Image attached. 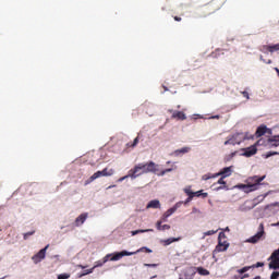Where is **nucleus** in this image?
Masks as SVG:
<instances>
[{
  "mask_svg": "<svg viewBox=\"0 0 279 279\" xmlns=\"http://www.w3.org/2000/svg\"><path fill=\"white\" fill-rule=\"evenodd\" d=\"M260 60H263L265 64H271V59L265 60L263 56H260Z\"/></svg>",
  "mask_w": 279,
  "mask_h": 279,
  "instance_id": "nucleus-44",
  "label": "nucleus"
},
{
  "mask_svg": "<svg viewBox=\"0 0 279 279\" xmlns=\"http://www.w3.org/2000/svg\"><path fill=\"white\" fill-rule=\"evenodd\" d=\"M275 71H276V73H278V75H279V69H278V68H276V69H275Z\"/></svg>",
  "mask_w": 279,
  "mask_h": 279,
  "instance_id": "nucleus-54",
  "label": "nucleus"
},
{
  "mask_svg": "<svg viewBox=\"0 0 279 279\" xmlns=\"http://www.w3.org/2000/svg\"><path fill=\"white\" fill-rule=\"evenodd\" d=\"M145 232H154V229H140V230L132 231L131 234L132 236H136V234H143Z\"/></svg>",
  "mask_w": 279,
  "mask_h": 279,
  "instance_id": "nucleus-22",
  "label": "nucleus"
},
{
  "mask_svg": "<svg viewBox=\"0 0 279 279\" xmlns=\"http://www.w3.org/2000/svg\"><path fill=\"white\" fill-rule=\"evenodd\" d=\"M252 269V266H245L238 270V274H246V271H250Z\"/></svg>",
  "mask_w": 279,
  "mask_h": 279,
  "instance_id": "nucleus-32",
  "label": "nucleus"
},
{
  "mask_svg": "<svg viewBox=\"0 0 279 279\" xmlns=\"http://www.w3.org/2000/svg\"><path fill=\"white\" fill-rule=\"evenodd\" d=\"M193 195L194 197H203V199H206V197H208V193H204V190L194 192Z\"/></svg>",
  "mask_w": 279,
  "mask_h": 279,
  "instance_id": "nucleus-25",
  "label": "nucleus"
},
{
  "mask_svg": "<svg viewBox=\"0 0 279 279\" xmlns=\"http://www.w3.org/2000/svg\"><path fill=\"white\" fill-rule=\"evenodd\" d=\"M123 256H134V253L128 252V251H121V252L114 253L113 256L110 258V260H121Z\"/></svg>",
  "mask_w": 279,
  "mask_h": 279,
  "instance_id": "nucleus-13",
  "label": "nucleus"
},
{
  "mask_svg": "<svg viewBox=\"0 0 279 279\" xmlns=\"http://www.w3.org/2000/svg\"><path fill=\"white\" fill-rule=\"evenodd\" d=\"M184 193H185L187 196H193V197H195V194H193L194 192L191 191V187L184 189Z\"/></svg>",
  "mask_w": 279,
  "mask_h": 279,
  "instance_id": "nucleus-34",
  "label": "nucleus"
},
{
  "mask_svg": "<svg viewBox=\"0 0 279 279\" xmlns=\"http://www.w3.org/2000/svg\"><path fill=\"white\" fill-rule=\"evenodd\" d=\"M86 219H88V214L84 213L81 214L76 219H75V226L76 228H80V226L84 225V222L86 221Z\"/></svg>",
  "mask_w": 279,
  "mask_h": 279,
  "instance_id": "nucleus-15",
  "label": "nucleus"
},
{
  "mask_svg": "<svg viewBox=\"0 0 279 279\" xmlns=\"http://www.w3.org/2000/svg\"><path fill=\"white\" fill-rule=\"evenodd\" d=\"M246 137H243V133H236L231 138L225 142V145H241Z\"/></svg>",
  "mask_w": 279,
  "mask_h": 279,
  "instance_id": "nucleus-5",
  "label": "nucleus"
},
{
  "mask_svg": "<svg viewBox=\"0 0 279 279\" xmlns=\"http://www.w3.org/2000/svg\"><path fill=\"white\" fill-rule=\"evenodd\" d=\"M101 173H102V178H108L110 175H114V169L105 168L101 170Z\"/></svg>",
  "mask_w": 279,
  "mask_h": 279,
  "instance_id": "nucleus-19",
  "label": "nucleus"
},
{
  "mask_svg": "<svg viewBox=\"0 0 279 279\" xmlns=\"http://www.w3.org/2000/svg\"><path fill=\"white\" fill-rule=\"evenodd\" d=\"M157 171L158 165L154 161H147L135 165L131 170H129V175L131 177V180H136V178H141V175L156 173Z\"/></svg>",
  "mask_w": 279,
  "mask_h": 279,
  "instance_id": "nucleus-1",
  "label": "nucleus"
},
{
  "mask_svg": "<svg viewBox=\"0 0 279 279\" xmlns=\"http://www.w3.org/2000/svg\"><path fill=\"white\" fill-rule=\"evenodd\" d=\"M264 234H265V225L259 223L257 233L255 235L251 236L247 240V243H258V241H260V239H263Z\"/></svg>",
  "mask_w": 279,
  "mask_h": 279,
  "instance_id": "nucleus-4",
  "label": "nucleus"
},
{
  "mask_svg": "<svg viewBox=\"0 0 279 279\" xmlns=\"http://www.w3.org/2000/svg\"><path fill=\"white\" fill-rule=\"evenodd\" d=\"M140 252H146V254H151V248H148L147 246H143L141 248H138L137 251L135 252H132V254H140Z\"/></svg>",
  "mask_w": 279,
  "mask_h": 279,
  "instance_id": "nucleus-26",
  "label": "nucleus"
},
{
  "mask_svg": "<svg viewBox=\"0 0 279 279\" xmlns=\"http://www.w3.org/2000/svg\"><path fill=\"white\" fill-rule=\"evenodd\" d=\"M169 218L163 214L161 216V218L158 220V221H161V223H166V221L168 220Z\"/></svg>",
  "mask_w": 279,
  "mask_h": 279,
  "instance_id": "nucleus-40",
  "label": "nucleus"
},
{
  "mask_svg": "<svg viewBox=\"0 0 279 279\" xmlns=\"http://www.w3.org/2000/svg\"><path fill=\"white\" fill-rule=\"evenodd\" d=\"M275 226H279V222H277Z\"/></svg>",
  "mask_w": 279,
  "mask_h": 279,
  "instance_id": "nucleus-60",
  "label": "nucleus"
},
{
  "mask_svg": "<svg viewBox=\"0 0 279 279\" xmlns=\"http://www.w3.org/2000/svg\"><path fill=\"white\" fill-rule=\"evenodd\" d=\"M213 234H217V230H209L204 233V236H213Z\"/></svg>",
  "mask_w": 279,
  "mask_h": 279,
  "instance_id": "nucleus-36",
  "label": "nucleus"
},
{
  "mask_svg": "<svg viewBox=\"0 0 279 279\" xmlns=\"http://www.w3.org/2000/svg\"><path fill=\"white\" fill-rule=\"evenodd\" d=\"M175 210H178V205H174L172 208L168 209L163 215L169 218L171 215H173V213H175Z\"/></svg>",
  "mask_w": 279,
  "mask_h": 279,
  "instance_id": "nucleus-27",
  "label": "nucleus"
},
{
  "mask_svg": "<svg viewBox=\"0 0 279 279\" xmlns=\"http://www.w3.org/2000/svg\"><path fill=\"white\" fill-rule=\"evenodd\" d=\"M128 178H132V177L130 175V172L128 173V175H124V177L120 178V179H119V182H123V180H128Z\"/></svg>",
  "mask_w": 279,
  "mask_h": 279,
  "instance_id": "nucleus-43",
  "label": "nucleus"
},
{
  "mask_svg": "<svg viewBox=\"0 0 279 279\" xmlns=\"http://www.w3.org/2000/svg\"><path fill=\"white\" fill-rule=\"evenodd\" d=\"M98 178H104V174L101 171L95 172L87 181H85V184H90V182H95Z\"/></svg>",
  "mask_w": 279,
  "mask_h": 279,
  "instance_id": "nucleus-16",
  "label": "nucleus"
},
{
  "mask_svg": "<svg viewBox=\"0 0 279 279\" xmlns=\"http://www.w3.org/2000/svg\"><path fill=\"white\" fill-rule=\"evenodd\" d=\"M146 208H160V201L158 199H154V201H150Z\"/></svg>",
  "mask_w": 279,
  "mask_h": 279,
  "instance_id": "nucleus-20",
  "label": "nucleus"
},
{
  "mask_svg": "<svg viewBox=\"0 0 279 279\" xmlns=\"http://www.w3.org/2000/svg\"><path fill=\"white\" fill-rule=\"evenodd\" d=\"M210 178H214L213 175L209 174H204L203 175V180H210Z\"/></svg>",
  "mask_w": 279,
  "mask_h": 279,
  "instance_id": "nucleus-47",
  "label": "nucleus"
},
{
  "mask_svg": "<svg viewBox=\"0 0 279 279\" xmlns=\"http://www.w3.org/2000/svg\"><path fill=\"white\" fill-rule=\"evenodd\" d=\"M165 230H171V226L169 225H162L161 232H165Z\"/></svg>",
  "mask_w": 279,
  "mask_h": 279,
  "instance_id": "nucleus-41",
  "label": "nucleus"
},
{
  "mask_svg": "<svg viewBox=\"0 0 279 279\" xmlns=\"http://www.w3.org/2000/svg\"><path fill=\"white\" fill-rule=\"evenodd\" d=\"M191 151V147L185 146L183 148L174 150V156H181V154H189Z\"/></svg>",
  "mask_w": 279,
  "mask_h": 279,
  "instance_id": "nucleus-18",
  "label": "nucleus"
},
{
  "mask_svg": "<svg viewBox=\"0 0 279 279\" xmlns=\"http://www.w3.org/2000/svg\"><path fill=\"white\" fill-rule=\"evenodd\" d=\"M243 97H245V99H250V93L247 92H242Z\"/></svg>",
  "mask_w": 279,
  "mask_h": 279,
  "instance_id": "nucleus-45",
  "label": "nucleus"
},
{
  "mask_svg": "<svg viewBox=\"0 0 279 279\" xmlns=\"http://www.w3.org/2000/svg\"><path fill=\"white\" fill-rule=\"evenodd\" d=\"M114 185H110L108 189H112Z\"/></svg>",
  "mask_w": 279,
  "mask_h": 279,
  "instance_id": "nucleus-58",
  "label": "nucleus"
},
{
  "mask_svg": "<svg viewBox=\"0 0 279 279\" xmlns=\"http://www.w3.org/2000/svg\"><path fill=\"white\" fill-rule=\"evenodd\" d=\"M258 267H265V263L257 262L256 264L251 266L252 269H258Z\"/></svg>",
  "mask_w": 279,
  "mask_h": 279,
  "instance_id": "nucleus-31",
  "label": "nucleus"
},
{
  "mask_svg": "<svg viewBox=\"0 0 279 279\" xmlns=\"http://www.w3.org/2000/svg\"><path fill=\"white\" fill-rule=\"evenodd\" d=\"M226 233L220 232L218 235V244L216 245V248L214 252H227L228 247H230V243H228V240H226Z\"/></svg>",
  "mask_w": 279,
  "mask_h": 279,
  "instance_id": "nucleus-3",
  "label": "nucleus"
},
{
  "mask_svg": "<svg viewBox=\"0 0 279 279\" xmlns=\"http://www.w3.org/2000/svg\"><path fill=\"white\" fill-rule=\"evenodd\" d=\"M108 258H110V254L106 255L102 262H96L93 268L102 267L104 264L108 263Z\"/></svg>",
  "mask_w": 279,
  "mask_h": 279,
  "instance_id": "nucleus-23",
  "label": "nucleus"
},
{
  "mask_svg": "<svg viewBox=\"0 0 279 279\" xmlns=\"http://www.w3.org/2000/svg\"><path fill=\"white\" fill-rule=\"evenodd\" d=\"M34 234H36V231H29L23 234L24 241H27V239H29V236H34Z\"/></svg>",
  "mask_w": 279,
  "mask_h": 279,
  "instance_id": "nucleus-29",
  "label": "nucleus"
},
{
  "mask_svg": "<svg viewBox=\"0 0 279 279\" xmlns=\"http://www.w3.org/2000/svg\"><path fill=\"white\" fill-rule=\"evenodd\" d=\"M260 51H263V53H267V51L269 53H274L275 51H279V44L264 45V46H262Z\"/></svg>",
  "mask_w": 279,
  "mask_h": 279,
  "instance_id": "nucleus-11",
  "label": "nucleus"
},
{
  "mask_svg": "<svg viewBox=\"0 0 279 279\" xmlns=\"http://www.w3.org/2000/svg\"><path fill=\"white\" fill-rule=\"evenodd\" d=\"M69 278H71V275L69 274H61L58 276V279H69Z\"/></svg>",
  "mask_w": 279,
  "mask_h": 279,
  "instance_id": "nucleus-38",
  "label": "nucleus"
},
{
  "mask_svg": "<svg viewBox=\"0 0 279 279\" xmlns=\"http://www.w3.org/2000/svg\"><path fill=\"white\" fill-rule=\"evenodd\" d=\"M47 250H49V244L41 248L37 254L32 257V260L35 265H38L41 260H45V256H47Z\"/></svg>",
  "mask_w": 279,
  "mask_h": 279,
  "instance_id": "nucleus-6",
  "label": "nucleus"
},
{
  "mask_svg": "<svg viewBox=\"0 0 279 279\" xmlns=\"http://www.w3.org/2000/svg\"><path fill=\"white\" fill-rule=\"evenodd\" d=\"M178 241H180V238H169L167 240H161L160 243L167 247V245H171V243H175Z\"/></svg>",
  "mask_w": 279,
  "mask_h": 279,
  "instance_id": "nucleus-17",
  "label": "nucleus"
},
{
  "mask_svg": "<svg viewBox=\"0 0 279 279\" xmlns=\"http://www.w3.org/2000/svg\"><path fill=\"white\" fill-rule=\"evenodd\" d=\"M171 119H177V121H186V113L183 111H173Z\"/></svg>",
  "mask_w": 279,
  "mask_h": 279,
  "instance_id": "nucleus-14",
  "label": "nucleus"
},
{
  "mask_svg": "<svg viewBox=\"0 0 279 279\" xmlns=\"http://www.w3.org/2000/svg\"><path fill=\"white\" fill-rule=\"evenodd\" d=\"M226 178L221 177L219 180H218V184H223V186H219L217 187V191H221V189H226Z\"/></svg>",
  "mask_w": 279,
  "mask_h": 279,
  "instance_id": "nucleus-28",
  "label": "nucleus"
},
{
  "mask_svg": "<svg viewBox=\"0 0 279 279\" xmlns=\"http://www.w3.org/2000/svg\"><path fill=\"white\" fill-rule=\"evenodd\" d=\"M144 267H158V264H144Z\"/></svg>",
  "mask_w": 279,
  "mask_h": 279,
  "instance_id": "nucleus-46",
  "label": "nucleus"
},
{
  "mask_svg": "<svg viewBox=\"0 0 279 279\" xmlns=\"http://www.w3.org/2000/svg\"><path fill=\"white\" fill-rule=\"evenodd\" d=\"M193 276H195V268L189 267L182 270L179 278L180 279H193Z\"/></svg>",
  "mask_w": 279,
  "mask_h": 279,
  "instance_id": "nucleus-9",
  "label": "nucleus"
},
{
  "mask_svg": "<svg viewBox=\"0 0 279 279\" xmlns=\"http://www.w3.org/2000/svg\"><path fill=\"white\" fill-rule=\"evenodd\" d=\"M219 175H221L222 178H230V175H232V167L223 168L218 173L213 174V178H219Z\"/></svg>",
  "mask_w": 279,
  "mask_h": 279,
  "instance_id": "nucleus-12",
  "label": "nucleus"
},
{
  "mask_svg": "<svg viewBox=\"0 0 279 279\" xmlns=\"http://www.w3.org/2000/svg\"><path fill=\"white\" fill-rule=\"evenodd\" d=\"M279 278V271H274L270 276V279H278Z\"/></svg>",
  "mask_w": 279,
  "mask_h": 279,
  "instance_id": "nucleus-39",
  "label": "nucleus"
},
{
  "mask_svg": "<svg viewBox=\"0 0 279 279\" xmlns=\"http://www.w3.org/2000/svg\"><path fill=\"white\" fill-rule=\"evenodd\" d=\"M167 173V170H163L160 172V175H165Z\"/></svg>",
  "mask_w": 279,
  "mask_h": 279,
  "instance_id": "nucleus-53",
  "label": "nucleus"
},
{
  "mask_svg": "<svg viewBox=\"0 0 279 279\" xmlns=\"http://www.w3.org/2000/svg\"><path fill=\"white\" fill-rule=\"evenodd\" d=\"M243 138H245V141H250V138H254V136L245 133V135L243 134Z\"/></svg>",
  "mask_w": 279,
  "mask_h": 279,
  "instance_id": "nucleus-42",
  "label": "nucleus"
},
{
  "mask_svg": "<svg viewBox=\"0 0 279 279\" xmlns=\"http://www.w3.org/2000/svg\"><path fill=\"white\" fill-rule=\"evenodd\" d=\"M156 229H157L159 232H162V221L157 220V222H156Z\"/></svg>",
  "mask_w": 279,
  "mask_h": 279,
  "instance_id": "nucleus-35",
  "label": "nucleus"
},
{
  "mask_svg": "<svg viewBox=\"0 0 279 279\" xmlns=\"http://www.w3.org/2000/svg\"><path fill=\"white\" fill-rule=\"evenodd\" d=\"M162 88H163L165 93H167V90H169V88L165 85H162Z\"/></svg>",
  "mask_w": 279,
  "mask_h": 279,
  "instance_id": "nucleus-52",
  "label": "nucleus"
},
{
  "mask_svg": "<svg viewBox=\"0 0 279 279\" xmlns=\"http://www.w3.org/2000/svg\"><path fill=\"white\" fill-rule=\"evenodd\" d=\"M231 156H236V153H232Z\"/></svg>",
  "mask_w": 279,
  "mask_h": 279,
  "instance_id": "nucleus-57",
  "label": "nucleus"
},
{
  "mask_svg": "<svg viewBox=\"0 0 279 279\" xmlns=\"http://www.w3.org/2000/svg\"><path fill=\"white\" fill-rule=\"evenodd\" d=\"M193 197H195V196H189L187 199L185 201V204H189V202H192Z\"/></svg>",
  "mask_w": 279,
  "mask_h": 279,
  "instance_id": "nucleus-48",
  "label": "nucleus"
},
{
  "mask_svg": "<svg viewBox=\"0 0 279 279\" xmlns=\"http://www.w3.org/2000/svg\"><path fill=\"white\" fill-rule=\"evenodd\" d=\"M77 267H78L80 269H86V266H84V265H77Z\"/></svg>",
  "mask_w": 279,
  "mask_h": 279,
  "instance_id": "nucleus-51",
  "label": "nucleus"
},
{
  "mask_svg": "<svg viewBox=\"0 0 279 279\" xmlns=\"http://www.w3.org/2000/svg\"><path fill=\"white\" fill-rule=\"evenodd\" d=\"M0 279H5V277H2V278H0Z\"/></svg>",
  "mask_w": 279,
  "mask_h": 279,
  "instance_id": "nucleus-62",
  "label": "nucleus"
},
{
  "mask_svg": "<svg viewBox=\"0 0 279 279\" xmlns=\"http://www.w3.org/2000/svg\"><path fill=\"white\" fill-rule=\"evenodd\" d=\"M263 180H265V175H263V177L255 175V177L248 179V182H252V183H248L246 185L243 184V185H241V187L244 189L245 193H252V191L258 190V186L263 182Z\"/></svg>",
  "mask_w": 279,
  "mask_h": 279,
  "instance_id": "nucleus-2",
  "label": "nucleus"
},
{
  "mask_svg": "<svg viewBox=\"0 0 279 279\" xmlns=\"http://www.w3.org/2000/svg\"><path fill=\"white\" fill-rule=\"evenodd\" d=\"M226 230H227V232H230V228L227 227Z\"/></svg>",
  "mask_w": 279,
  "mask_h": 279,
  "instance_id": "nucleus-56",
  "label": "nucleus"
},
{
  "mask_svg": "<svg viewBox=\"0 0 279 279\" xmlns=\"http://www.w3.org/2000/svg\"><path fill=\"white\" fill-rule=\"evenodd\" d=\"M253 279H260V276H256L255 278H253Z\"/></svg>",
  "mask_w": 279,
  "mask_h": 279,
  "instance_id": "nucleus-55",
  "label": "nucleus"
},
{
  "mask_svg": "<svg viewBox=\"0 0 279 279\" xmlns=\"http://www.w3.org/2000/svg\"><path fill=\"white\" fill-rule=\"evenodd\" d=\"M138 145V137H135L132 144H128L129 147H136Z\"/></svg>",
  "mask_w": 279,
  "mask_h": 279,
  "instance_id": "nucleus-37",
  "label": "nucleus"
},
{
  "mask_svg": "<svg viewBox=\"0 0 279 279\" xmlns=\"http://www.w3.org/2000/svg\"><path fill=\"white\" fill-rule=\"evenodd\" d=\"M215 119H219V116H216Z\"/></svg>",
  "mask_w": 279,
  "mask_h": 279,
  "instance_id": "nucleus-59",
  "label": "nucleus"
},
{
  "mask_svg": "<svg viewBox=\"0 0 279 279\" xmlns=\"http://www.w3.org/2000/svg\"><path fill=\"white\" fill-rule=\"evenodd\" d=\"M93 271H95V268H90V269L84 270V272L78 276V278H84V276H88V274H93Z\"/></svg>",
  "mask_w": 279,
  "mask_h": 279,
  "instance_id": "nucleus-30",
  "label": "nucleus"
},
{
  "mask_svg": "<svg viewBox=\"0 0 279 279\" xmlns=\"http://www.w3.org/2000/svg\"><path fill=\"white\" fill-rule=\"evenodd\" d=\"M268 143H270L271 147H279V136L269 138Z\"/></svg>",
  "mask_w": 279,
  "mask_h": 279,
  "instance_id": "nucleus-24",
  "label": "nucleus"
},
{
  "mask_svg": "<svg viewBox=\"0 0 279 279\" xmlns=\"http://www.w3.org/2000/svg\"><path fill=\"white\" fill-rule=\"evenodd\" d=\"M156 278V276L151 277V279Z\"/></svg>",
  "mask_w": 279,
  "mask_h": 279,
  "instance_id": "nucleus-61",
  "label": "nucleus"
},
{
  "mask_svg": "<svg viewBox=\"0 0 279 279\" xmlns=\"http://www.w3.org/2000/svg\"><path fill=\"white\" fill-rule=\"evenodd\" d=\"M269 260L270 269H279V248L271 254Z\"/></svg>",
  "mask_w": 279,
  "mask_h": 279,
  "instance_id": "nucleus-8",
  "label": "nucleus"
},
{
  "mask_svg": "<svg viewBox=\"0 0 279 279\" xmlns=\"http://www.w3.org/2000/svg\"><path fill=\"white\" fill-rule=\"evenodd\" d=\"M174 21H177L178 23H180V21H182V17H180V16H174Z\"/></svg>",
  "mask_w": 279,
  "mask_h": 279,
  "instance_id": "nucleus-49",
  "label": "nucleus"
},
{
  "mask_svg": "<svg viewBox=\"0 0 279 279\" xmlns=\"http://www.w3.org/2000/svg\"><path fill=\"white\" fill-rule=\"evenodd\" d=\"M265 134H271V129H267V125L262 124L257 128L255 136L256 138H260V136H265Z\"/></svg>",
  "mask_w": 279,
  "mask_h": 279,
  "instance_id": "nucleus-10",
  "label": "nucleus"
},
{
  "mask_svg": "<svg viewBox=\"0 0 279 279\" xmlns=\"http://www.w3.org/2000/svg\"><path fill=\"white\" fill-rule=\"evenodd\" d=\"M194 269H196V271H197V274H199V276H210V271H208V269H206L204 267H197Z\"/></svg>",
  "mask_w": 279,
  "mask_h": 279,
  "instance_id": "nucleus-21",
  "label": "nucleus"
},
{
  "mask_svg": "<svg viewBox=\"0 0 279 279\" xmlns=\"http://www.w3.org/2000/svg\"><path fill=\"white\" fill-rule=\"evenodd\" d=\"M278 151H269L266 155H264V158H271V156H278Z\"/></svg>",
  "mask_w": 279,
  "mask_h": 279,
  "instance_id": "nucleus-33",
  "label": "nucleus"
},
{
  "mask_svg": "<svg viewBox=\"0 0 279 279\" xmlns=\"http://www.w3.org/2000/svg\"><path fill=\"white\" fill-rule=\"evenodd\" d=\"M171 171H173V169H172V168H168V169H166V173H171Z\"/></svg>",
  "mask_w": 279,
  "mask_h": 279,
  "instance_id": "nucleus-50",
  "label": "nucleus"
},
{
  "mask_svg": "<svg viewBox=\"0 0 279 279\" xmlns=\"http://www.w3.org/2000/svg\"><path fill=\"white\" fill-rule=\"evenodd\" d=\"M242 156H244L245 158H252V156H256V154L258 153V148L256 147V144L246 147V148H242Z\"/></svg>",
  "mask_w": 279,
  "mask_h": 279,
  "instance_id": "nucleus-7",
  "label": "nucleus"
}]
</instances>
